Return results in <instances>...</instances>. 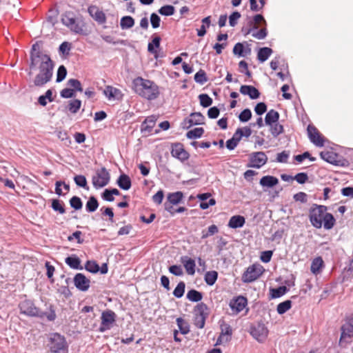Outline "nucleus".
I'll return each instance as SVG.
<instances>
[{
	"instance_id": "1",
	"label": "nucleus",
	"mask_w": 353,
	"mask_h": 353,
	"mask_svg": "<svg viewBox=\"0 0 353 353\" xmlns=\"http://www.w3.org/2000/svg\"><path fill=\"white\" fill-rule=\"evenodd\" d=\"M28 74L32 75V70H38L39 73L35 76L33 83L37 87H43L52 78L53 61L48 54H43L39 50L37 43L32 46Z\"/></svg>"
},
{
	"instance_id": "2",
	"label": "nucleus",
	"mask_w": 353,
	"mask_h": 353,
	"mask_svg": "<svg viewBox=\"0 0 353 353\" xmlns=\"http://www.w3.org/2000/svg\"><path fill=\"white\" fill-rule=\"evenodd\" d=\"M19 308L20 313L27 316L40 319L46 317L48 321H54L57 318L55 307L52 304L47 307L48 312H43L35 305L33 301L25 299L19 303Z\"/></svg>"
},
{
	"instance_id": "3",
	"label": "nucleus",
	"mask_w": 353,
	"mask_h": 353,
	"mask_svg": "<svg viewBox=\"0 0 353 353\" xmlns=\"http://www.w3.org/2000/svg\"><path fill=\"white\" fill-rule=\"evenodd\" d=\"M132 85L136 93L148 100H154L159 95L158 85L150 80L138 77L133 80Z\"/></svg>"
},
{
	"instance_id": "4",
	"label": "nucleus",
	"mask_w": 353,
	"mask_h": 353,
	"mask_svg": "<svg viewBox=\"0 0 353 353\" xmlns=\"http://www.w3.org/2000/svg\"><path fill=\"white\" fill-rule=\"evenodd\" d=\"M48 347L51 353H68V345L65 338L57 333H52L48 339Z\"/></svg>"
},
{
	"instance_id": "5",
	"label": "nucleus",
	"mask_w": 353,
	"mask_h": 353,
	"mask_svg": "<svg viewBox=\"0 0 353 353\" xmlns=\"http://www.w3.org/2000/svg\"><path fill=\"white\" fill-rule=\"evenodd\" d=\"M327 208L325 205L314 204L310 210V221L311 224L316 228L319 229L322 227L323 218L327 211Z\"/></svg>"
},
{
	"instance_id": "6",
	"label": "nucleus",
	"mask_w": 353,
	"mask_h": 353,
	"mask_svg": "<svg viewBox=\"0 0 353 353\" xmlns=\"http://www.w3.org/2000/svg\"><path fill=\"white\" fill-rule=\"evenodd\" d=\"M263 273V267L259 264L249 266L242 275L243 283H252L256 280Z\"/></svg>"
},
{
	"instance_id": "7",
	"label": "nucleus",
	"mask_w": 353,
	"mask_h": 353,
	"mask_svg": "<svg viewBox=\"0 0 353 353\" xmlns=\"http://www.w3.org/2000/svg\"><path fill=\"white\" fill-rule=\"evenodd\" d=\"M322 159L334 165L345 166L347 161L333 151H323L320 153Z\"/></svg>"
},
{
	"instance_id": "8",
	"label": "nucleus",
	"mask_w": 353,
	"mask_h": 353,
	"mask_svg": "<svg viewBox=\"0 0 353 353\" xmlns=\"http://www.w3.org/2000/svg\"><path fill=\"white\" fill-rule=\"evenodd\" d=\"M117 315L111 310H106L101 314V322L99 330L101 332H104L110 330L111 325L115 322Z\"/></svg>"
},
{
	"instance_id": "9",
	"label": "nucleus",
	"mask_w": 353,
	"mask_h": 353,
	"mask_svg": "<svg viewBox=\"0 0 353 353\" xmlns=\"http://www.w3.org/2000/svg\"><path fill=\"white\" fill-rule=\"evenodd\" d=\"M250 334L259 342L265 340L268 334V330L262 322H258L250 328Z\"/></svg>"
},
{
	"instance_id": "10",
	"label": "nucleus",
	"mask_w": 353,
	"mask_h": 353,
	"mask_svg": "<svg viewBox=\"0 0 353 353\" xmlns=\"http://www.w3.org/2000/svg\"><path fill=\"white\" fill-rule=\"evenodd\" d=\"M353 338V324L351 322H346L341 327V336L339 341V345L344 346V344L350 343L346 341L347 339Z\"/></svg>"
},
{
	"instance_id": "11",
	"label": "nucleus",
	"mask_w": 353,
	"mask_h": 353,
	"mask_svg": "<svg viewBox=\"0 0 353 353\" xmlns=\"http://www.w3.org/2000/svg\"><path fill=\"white\" fill-rule=\"evenodd\" d=\"M204 120L205 117L201 112H193L183 120L182 126L183 128L188 129L193 125L204 123Z\"/></svg>"
},
{
	"instance_id": "12",
	"label": "nucleus",
	"mask_w": 353,
	"mask_h": 353,
	"mask_svg": "<svg viewBox=\"0 0 353 353\" xmlns=\"http://www.w3.org/2000/svg\"><path fill=\"white\" fill-rule=\"evenodd\" d=\"M61 22L70 30L75 33H81L83 31L82 28L77 22L76 19L71 13H65L62 16Z\"/></svg>"
},
{
	"instance_id": "13",
	"label": "nucleus",
	"mask_w": 353,
	"mask_h": 353,
	"mask_svg": "<svg viewBox=\"0 0 353 353\" xmlns=\"http://www.w3.org/2000/svg\"><path fill=\"white\" fill-rule=\"evenodd\" d=\"M308 137L310 141L317 147L324 145L323 137L320 134L318 130L312 125H309L307 128Z\"/></svg>"
},
{
	"instance_id": "14",
	"label": "nucleus",
	"mask_w": 353,
	"mask_h": 353,
	"mask_svg": "<svg viewBox=\"0 0 353 353\" xmlns=\"http://www.w3.org/2000/svg\"><path fill=\"white\" fill-rule=\"evenodd\" d=\"M248 305V299L243 296H238L230 300L229 306L233 313L238 314Z\"/></svg>"
},
{
	"instance_id": "15",
	"label": "nucleus",
	"mask_w": 353,
	"mask_h": 353,
	"mask_svg": "<svg viewBox=\"0 0 353 353\" xmlns=\"http://www.w3.org/2000/svg\"><path fill=\"white\" fill-rule=\"evenodd\" d=\"M73 282L74 286L80 291H87L90 285V281L83 274L77 273L75 274Z\"/></svg>"
},
{
	"instance_id": "16",
	"label": "nucleus",
	"mask_w": 353,
	"mask_h": 353,
	"mask_svg": "<svg viewBox=\"0 0 353 353\" xmlns=\"http://www.w3.org/2000/svg\"><path fill=\"white\" fill-rule=\"evenodd\" d=\"M212 196L210 192H205L198 194L196 198L201 201L199 208L201 210H206L210 206H213L216 204V200L214 198H210Z\"/></svg>"
},
{
	"instance_id": "17",
	"label": "nucleus",
	"mask_w": 353,
	"mask_h": 353,
	"mask_svg": "<svg viewBox=\"0 0 353 353\" xmlns=\"http://www.w3.org/2000/svg\"><path fill=\"white\" fill-rule=\"evenodd\" d=\"M171 154L172 157L181 161H185L189 158V154L185 150L183 145L180 143H176L172 145Z\"/></svg>"
},
{
	"instance_id": "18",
	"label": "nucleus",
	"mask_w": 353,
	"mask_h": 353,
	"mask_svg": "<svg viewBox=\"0 0 353 353\" xmlns=\"http://www.w3.org/2000/svg\"><path fill=\"white\" fill-rule=\"evenodd\" d=\"M89 14L99 24H103L106 21L105 13L97 6H90L88 8Z\"/></svg>"
},
{
	"instance_id": "19",
	"label": "nucleus",
	"mask_w": 353,
	"mask_h": 353,
	"mask_svg": "<svg viewBox=\"0 0 353 353\" xmlns=\"http://www.w3.org/2000/svg\"><path fill=\"white\" fill-rule=\"evenodd\" d=\"M220 328H221V333L217 339L216 345H219L223 343V338L224 336H227V337L225 339V342H228L231 339V336L232 334V329L231 326L226 323L225 321H222L220 324Z\"/></svg>"
},
{
	"instance_id": "20",
	"label": "nucleus",
	"mask_w": 353,
	"mask_h": 353,
	"mask_svg": "<svg viewBox=\"0 0 353 353\" xmlns=\"http://www.w3.org/2000/svg\"><path fill=\"white\" fill-rule=\"evenodd\" d=\"M267 159V156L264 152H255L251 157L250 166L259 168L266 163Z\"/></svg>"
},
{
	"instance_id": "21",
	"label": "nucleus",
	"mask_w": 353,
	"mask_h": 353,
	"mask_svg": "<svg viewBox=\"0 0 353 353\" xmlns=\"http://www.w3.org/2000/svg\"><path fill=\"white\" fill-rule=\"evenodd\" d=\"M157 118L152 115L148 117L141 125V131L142 133L150 134L155 125Z\"/></svg>"
},
{
	"instance_id": "22",
	"label": "nucleus",
	"mask_w": 353,
	"mask_h": 353,
	"mask_svg": "<svg viewBox=\"0 0 353 353\" xmlns=\"http://www.w3.org/2000/svg\"><path fill=\"white\" fill-rule=\"evenodd\" d=\"M239 91L242 94L249 96L251 99H258L260 96L259 91L252 85H241Z\"/></svg>"
},
{
	"instance_id": "23",
	"label": "nucleus",
	"mask_w": 353,
	"mask_h": 353,
	"mask_svg": "<svg viewBox=\"0 0 353 353\" xmlns=\"http://www.w3.org/2000/svg\"><path fill=\"white\" fill-rule=\"evenodd\" d=\"M81 259L76 254H72L65 259V263L72 269L83 270L81 265Z\"/></svg>"
},
{
	"instance_id": "24",
	"label": "nucleus",
	"mask_w": 353,
	"mask_h": 353,
	"mask_svg": "<svg viewBox=\"0 0 353 353\" xmlns=\"http://www.w3.org/2000/svg\"><path fill=\"white\" fill-rule=\"evenodd\" d=\"M245 223V219L241 215L232 216L228 223V226L232 229L242 228Z\"/></svg>"
},
{
	"instance_id": "25",
	"label": "nucleus",
	"mask_w": 353,
	"mask_h": 353,
	"mask_svg": "<svg viewBox=\"0 0 353 353\" xmlns=\"http://www.w3.org/2000/svg\"><path fill=\"white\" fill-rule=\"evenodd\" d=\"M103 94L109 99H117L122 97L120 90L110 85H107L103 90Z\"/></svg>"
},
{
	"instance_id": "26",
	"label": "nucleus",
	"mask_w": 353,
	"mask_h": 353,
	"mask_svg": "<svg viewBox=\"0 0 353 353\" xmlns=\"http://www.w3.org/2000/svg\"><path fill=\"white\" fill-rule=\"evenodd\" d=\"M193 314L194 316H205L207 319L209 315V308L205 303L200 302L194 307Z\"/></svg>"
},
{
	"instance_id": "27",
	"label": "nucleus",
	"mask_w": 353,
	"mask_h": 353,
	"mask_svg": "<svg viewBox=\"0 0 353 353\" xmlns=\"http://www.w3.org/2000/svg\"><path fill=\"white\" fill-rule=\"evenodd\" d=\"M181 261L183 263V266L187 273L190 275L194 274L196 267L194 260L191 258H188V256H184L181 258Z\"/></svg>"
},
{
	"instance_id": "28",
	"label": "nucleus",
	"mask_w": 353,
	"mask_h": 353,
	"mask_svg": "<svg viewBox=\"0 0 353 353\" xmlns=\"http://www.w3.org/2000/svg\"><path fill=\"white\" fill-rule=\"evenodd\" d=\"M183 198V193L181 191L169 193L167 196V201L174 205L180 203Z\"/></svg>"
},
{
	"instance_id": "29",
	"label": "nucleus",
	"mask_w": 353,
	"mask_h": 353,
	"mask_svg": "<svg viewBox=\"0 0 353 353\" xmlns=\"http://www.w3.org/2000/svg\"><path fill=\"white\" fill-rule=\"evenodd\" d=\"M279 114L277 111L272 109L268 112L265 117V123L267 125H272L279 121Z\"/></svg>"
},
{
	"instance_id": "30",
	"label": "nucleus",
	"mask_w": 353,
	"mask_h": 353,
	"mask_svg": "<svg viewBox=\"0 0 353 353\" xmlns=\"http://www.w3.org/2000/svg\"><path fill=\"white\" fill-rule=\"evenodd\" d=\"M323 265V261L321 256H318L315 258L311 263L310 266V270L311 272L317 275L321 272V268Z\"/></svg>"
},
{
	"instance_id": "31",
	"label": "nucleus",
	"mask_w": 353,
	"mask_h": 353,
	"mask_svg": "<svg viewBox=\"0 0 353 353\" xmlns=\"http://www.w3.org/2000/svg\"><path fill=\"white\" fill-rule=\"evenodd\" d=\"M186 298L190 301L197 303L202 300L203 293L196 290L191 289L188 292Z\"/></svg>"
},
{
	"instance_id": "32",
	"label": "nucleus",
	"mask_w": 353,
	"mask_h": 353,
	"mask_svg": "<svg viewBox=\"0 0 353 353\" xmlns=\"http://www.w3.org/2000/svg\"><path fill=\"white\" fill-rule=\"evenodd\" d=\"M279 183L278 178H261L259 183L265 192V188H273Z\"/></svg>"
},
{
	"instance_id": "33",
	"label": "nucleus",
	"mask_w": 353,
	"mask_h": 353,
	"mask_svg": "<svg viewBox=\"0 0 353 353\" xmlns=\"http://www.w3.org/2000/svg\"><path fill=\"white\" fill-rule=\"evenodd\" d=\"M250 25H252V23H254L255 24L252 28H250L247 30L245 34H250V33L252 32L253 30H257L259 28L258 26L256 25L257 23H263L265 26H266V25H267L266 21L265 20L263 16L260 14H256L255 16H254L253 21H250Z\"/></svg>"
},
{
	"instance_id": "34",
	"label": "nucleus",
	"mask_w": 353,
	"mask_h": 353,
	"mask_svg": "<svg viewBox=\"0 0 353 353\" xmlns=\"http://www.w3.org/2000/svg\"><path fill=\"white\" fill-rule=\"evenodd\" d=\"M323 227L325 230L332 229L336 223V220H335L334 216L331 213H327V212L325 213L323 218Z\"/></svg>"
},
{
	"instance_id": "35",
	"label": "nucleus",
	"mask_w": 353,
	"mask_h": 353,
	"mask_svg": "<svg viewBox=\"0 0 353 353\" xmlns=\"http://www.w3.org/2000/svg\"><path fill=\"white\" fill-rule=\"evenodd\" d=\"M218 279V272L215 270L208 271L204 275V281L207 285H213Z\"/></svg>"
},
{
	"instance_id": "36",
	"label": "nucleus",
	"mask_w": 353,
	"mask_h": 353,
	"mask_svg": "<svg viewBox=\"0 0 353 353\" xmlns=\"http://www.w3.org/2000/svg\"><path fill=\"white\" fill-rule=\"evenodd\" d=\"M272 50L268 47H263L259 49L257 58L260 62L265 61L272 54Z\"/></svg>"
},
{
	"instance_id": "37",
	"label": "nucleus",
	"mask_w": 353,
	"mask_h": 353,
	"mask_svg": "<svg viewBox=\"0 0 353 353\" xmlns=\"http://www.w3.org/2000/svg\"><path fill=\"white\" fill-rule=\"evenodd\" d=\"M53 101L54 98L52 97V90L50 89L48 90L45 94L41 95L38 98V103L42 106H46L48 102H52Z\"/></svg>"
},
{
	"instance_id": "38",
	"label": "nucleus",
	"mask_w": 353,
	"mask_h": 353,
	"mask_svg": "<svg viewBox=\"0 0 353 353\" xmlns=\"http://www.w3.org/2000/svg\"><path fill=\"white\" fill-rule=\"evenodd\" d=\"M99 207V202L97 198L94 196H91L85 204V210L88 212H95Z\"/></svg>"
},
{
	"instance_id": "39",
	"label": "nucleus",
	"mask_w": 353,
	"mask_h": 353,
	"mask_svg": "<svg viewBox=\"0 0 353 353\" xmlns=\"http://www.w3.org/2000/svg\"><path fill=\"white\" fill-rule=\"evenodd\" d=\"M288 291V289L285 285L279 286L276 288H272L270 289L271 297L272 299L279 298L287 293Z\"/></svg>"
},
{
	"instance_id": "40",
	"label": "nucleus",
	"mask_w": 353,
	"mask_h": 353,
	"mask_svg": "<svg viewBox=\"0 0 353 353\" xmlns=\"http://www.w3.org/2000/svg\"><path fill=\"white\" fill-rule=\"evenodd\" d=\"M134 25V20L130 16H125L121 19L120 26L122 30L131 28Z\"/></svg>"
},
{
	"instance_id": "41",
	"label": "nucleus",
	"mask_w": 353,
	"mask_h": 353,
	"mask_svg": "<svg viewBox=\"0 0 353 353\" xmlns=\"http://www.w3.org/2000/svg\"><path fill=\"white\" fill-rule=\"evenodd\" d=\"M203 133L204 129L203 128H195L188 131L186 134V137L190 139H198L201 137Z\"/></svg>"
},
{
	"instance_id": "42",
	"label": "nucleus",
	"mask_w": 353,
	"mask_h": 353,
	"mask_svg": "<svg viewBox=\"0 0 353 353\" xmlns=\"http://www.w3.org/2000/svg\"><path fill=\"white\" fill-rule=\"evenodd\" d=\"M292 307V301L290 300H286L283 302L278 304L276 311L279 314H285Z\"/></svg>"
},
{
	"instance_id": "43",
	"label": "nucleus",
	"mask_w": 353,
	"mask_h": 353,
	"mask_svg": "<svg viewBox=\"0 0 353 353\" xmlns=\"http://www.w3.org/2000/svg\"><path fill=\"white\" fill-rule=\"evenodd\" d=\"M176 323L182 334H186L190 332L188 323L181 317L176 319Z\"/></svg>"
},
{
	"instance_id": "44",
	"label": "nucleus",
	"mask_w": 353,
	"mask_h": 353,
	"mask_svg": "<svg viewBox=\"0 0 353 353\" xmlns=\"http://www.w3.org/2000/svg\"><path fill=\"white\" fill-rule=\"evenodd\" d=\"M185 282L180 281L177 284L176 287L174 288L172 294L176 298L180 299L183 296V294L185 293Z\"/></svg>"
},
{
	"instance_id": "45",
	"label": "nucleus",
	"mask_w": 353,
	"mask_h": 353,
	"mask_svg": "<svg viewBox=\"0 0 353 353\" xmlns=\"http://www.w3.org/2000/svg\"><path fill=\"white\" fill-rule=\"evenodd\" d=\"M269 126L270 127V132L274 138L283 132V126L279 124L278 121Z\"/></svg>"
},
{
	"instance_id": "46",
	"label": "nucleus",
	"mask_w": 353,
	"mask_h": 353,
	"mask_svg": "<svg viewBox=\"0 0 353 353\" xmlns=\"http://www.w3.org/2000/svg\"><path fill=\"white\" fill-rule=\"evenodd\" d=\"M51 207L54 211L59 212L61 214L65 212L63 201L59 199H53Z\"/></svg>"
},
{
	"instance_id": "47",
	"label": "nucleus",
	"mask_w": 353,
	"mask_h": 353,
	"mask_svg": "<svg viewBox=\"0 0 353 353\" xmlns=\"http://www.w3.org/2000/svg\"><path fill=\"white\" fill-rule=\"evenodd\" d=\"M110 178H92V184L97 189L103 188L109 183Z\"/></svg>"
},
{
	"instance_id": "48",
	"label": "nucleus",
	"mask_w": 353,
	"mask_h": 353,
	"mask_svg": "<svg viewBox=\"0 0 353 353\" xmlns=\"http://www.w3.org/2000/svg\"><path fill=\"white\" fill-rule=\"evenodd\" d=\"M85 269L91 273H97L99 271V265L95 261H87Z\"/></svg>"
},
{
	"instance_id": "49",
	"label": "nucleus",
	"mask_w": 353,
	"mask_h": 353,
	"mask_svg": "<svg viewBox=\"0 0 353 353\" xmlns=\"http://www.w3.org/2000/svg\"><path fill=\"white\" fill-rule=\"evenodd\" d=\"M117 183L123 190H128L132 184L130 178H118Z\"/></svg>"
},
{
	"instance_id": "50",
	"label": "nucleus",
	"mask_w": 353,
	"mask_h": 353,
	"mask_svg": "<svg viewBox=\"0 0 353 353\" xmlns=\"http://www.w3.org/2000/svg\"><path fill=\"white\" fill-rule=\"evenodd\" d=\"M200 104L203 108L210 106L213 102L212 99L207 94H201L199 96Z\"/></svg>"
},
{
	"instance_id": "51",
	"label": "nucleus",
	"mask_w": 353,
	"mask_h": 353,
	"mask_svg": "<svg viewBox=\"0 0 353 353\" xmlns=\"http://www.w3.org/2000/svg\"><path fill=\"white\" fill-rule=\"evenodd\" d=\"M174 7L171 5L163 6L158 10L159 13L163 16H172L174 14Z\"/></svg>"
},
{
	"instance_id": "52",
	"label": "nucleus",
	"mask_w": 353,
	"mask_h": 353,
	"mask_svg": "<svg viewBox=\"0 0 353 353\" xmlns=\"http://www.w3.org/2000/svg\"><path fill=\"white\" fill-rule=\"evenodd\" d=\"M194 81L201 84L203 85L205 82L208 81V78L206 77V73L203 70H199L195 74H194Z\"/></svg>"
},
{
	"instance_id": "53",
	"label": "nucleus",
	"mask_w": 353,
	"mask_h": 353,
	"mask_svg": "<svg viewBox=\"0 0 353 353\" xmlns=\"http://www.w3.org/2000/svg\"><path fill=\"white\" fill-rule=\"evenodd\" d=\"M69 202L71 208H74L75 210H79L83 207V202L81 199L77 196H72L70 199Z\"/></svg>"
},
{
	"instance_id": "54",
	"label": "nucleus",
	"mask_w": 353,
	"mask_h": 353,
	"mask_svg": "<svg viewBox=\"0 0 353 353\" xmlns=\"http://www.w3.org/2000/svg\"><path fill=\"white\" fill-rule=\"evenodd\" d=\"M81 105V101L79 99H74L70 101L68 105V110L70 112L75 114L77 113Z\"/></svg>"
},
{
	"instance_id": "55",
	"label": "nucleus",
	"mask_w": 353,
	"mask_h": 353,
	"mask_svg": "<svg viewBox=\"0 0 353 353\" xmlns=\"http://www.w3.org/2000/svg\"><path fill=\"white\" fill-rule=\"evenodd\" d=\"M66 74H67V70H66L65 67L63 65H60L57 70L56 81L57 83L61 82L65 78Z\"/></svg>"
},
{
	"instance_id": "56",
	"label": "nucleus",
	"mask_w": 353,
	"mask_h": 353,
	"mask_svg": "<svg viewBox=\"0 0 353 353\" xmlns=\"http://www.w3.org/2000/svg\"><path fill=\"white\" fill-rule=\"evenodd\" d=\"M251 117L252 112L248 108L244 109L239 115V119L243 123L248 121Z\"/></svg>"
},
{
	"instance_id": "57",
	"label": "nucleus",
	"mask_w": 353,
	"mask_h": 353,
	"mask_svg": "<svg viewBox=\"0 0 353 353\" xmlns=\"http://www.w3.org/2000/svg\"><path fill=\"white\" fill-rule=\"evenodd\" d=\"M68 85L72 87L74 91L82 92V86L81 82L78 79H70L68 81Z\"/></svg>"
},
{
	"instance_id": "58",
	"label": "nucleus",
	"mask_w": 353,
	"mask_h": 353,
	"mask_svg": "<svg viewBox=\"0 0 353 353\" xmlns=\"http://www.w3.org/2000/svg\"><path fill=\"white\" fill-rule=\"evenodd\" d=\"M168 270L171 274L176 276H180L183 274V269L181 265H171L169 267Z\"/></svg>"
},
{
	"instance_id": "59",
	"label": "nucleus",
	"mask_w": 353,
	"mask_h": 353,
	"mask_svg": "<svg viewBox=\"0 0 353 353\" xmlns=\"http://www.w3.org/2000/svg\"><path fill=\"white\" fill-rule=\"evenodd\" d=\"M252 35L253 37H254L257 39H259V40L263 39L268 35L267 28L265 27H264V28H261V30H259V31L253 32L252 33Z\"/></svg>"
},
{
	"instance_id": "60",
	"label": "nucleus",
	"mask_w": 353,
	"mask_h": 353,
	"mask_svg": "<svg viewBox=\"0 0 353 353\" xmlns=\"http://www.w3.org/2000/svg\"><path fill=\"white\" fill-rule=\"evenodd\" d=\"M206 319L205 316H194V324L197 328L202 329L205 326Z\"/></svg>"
},
{
	"instance_id": "61",
	"label": "nucleus",
	"mask_w": 353,
	"mask_h": 353,
	"mask_svg": "<svg viewBox=\"0 0 353 353\" xmlns=\"http://www.w3.org/2000/svg\"><path fill=\"white\" fill-rule=\"evenodd\" d=\"M240 17H241L240 12H239L237 11L233 12L229 17L230 26L232 27L235 26L237 24V21L240 19Z\"/></svg>"
},
{
	"instance_id": "62",
	"label": "nucleus",
	"mask_w": 353,
	"mask_h": 353,
	"mask_svg": "<svg viewBox=\"0 0 353 353\" xmlns=\"http://www.w3.org/2000/svg\"><path fill=\"white\" fill-rule=\"evenodd\" d=\"M161 18L156 13H152L150 15V23L153 28H157L160 26Z\"/></svg>"
},
{
	"instance_id": "63",
	"label": "nucleus",
	"mask_w": 353,
	"mask_h": 353,
	"mask_svg": "<svg viewBox=\"0 0 353 353\" xmlns=\"http://www.w3.org/2000/svg\"><path fill=\"white\" fill-rule=\"evenodd\" d=\"M273 254L272 250H266L261 252L260 259L262 262L267 263L270 261Z\"/></svg>"
},
{
	"instance_id": "64",
	"label": "nucleus",
	"mask_w": 353,
	"mask_h": 353,
	"mask_svg": "<svg viewBox=\"0 0 353 353\" xmlns=\"http://www.w3.org/2000/svg\"><path fill=\"white\" fill-rule=\"evenodd\" d=\"M244 46L241 43H236L233 48V53L239 57H245Z\"/></svg>"
}]
</instances>
